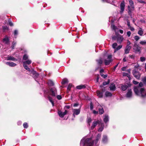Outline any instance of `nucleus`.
<instances>
[{
  "mask_svg": "<svg viewBox=\"0 0 146 146\" xmlns=\"http://www.w3.org/2000/svg\"><path fill=\"white\" fill-rule=\"evenodd\" d=\"M143 85L142 82H140L139 86H135L134 90L136 94L142 97H146V90L144 88L141 87Z\"/></svg>",
  "mask_w": 146,
  "mask_h": 146,
  "instance_id": "1",
  "label": "nucleus"
},
{
  "mask_svg": "<svg viewBox=\"0 0 146 146\" xmlns=\"http://www.w3.org/2000/svg\"><path fill=\"white\" fill-rule=\"evenodd\" d=\"M31 62L32 61L30 60H26L23 62V66L25 69L28 70L30 74L32 76L35 78V80L38 82L36 79L38 77L39 74L36 72V71H34L33 69H32L31 70L26 65L27 64L29 65L31 64Z\"/></svg>",
  "mask_w": 146,
  "mask_h": 146,
  "instance_id": "2",
  "label": "nucleus"
},
{
  "mask_svg": "<svg viewBox=\"0 0 146 146\" xmlns=\"http://www.w3.org/2000/svg\"><path fill=\"white\" fill-rule=\"evenodd\" d=\"M101 134H98L96 139L95 141L92 140V138H87L85 141L84 144L86 146H97L98 141L100 139Z\"/></svg>",
  "mask_w": 146,
  "mask_h": 146,
  "instance_id": "3",
  "label": "nucleus"
},
{
  "mask_svg": "<svg viewBox=\"0 0 146 146\" xmlns=\"http://www.w3.org/2000/svg\"><path fill=\"white\" fill-rule=\"evenodd\" d=\"M45 94L48 93V99L49 101L51 103L53 106H54V103L53 101V99L50 97V95H51L52 96H55L56 94V90L55 88H53L50 89L49 91H45L44 92Z\"/></svg>",
  "mask_w": 146,
  "mask_h": 146,
  "instance_id": "4",
  "label": "nucleus"
},
{
  "mask_svg": "<svg viewBox=\"0 0 146 146\" xmlns=\"http://www.w3.org/2000/svg\"><path fill=\"white\" fill-rule=\"evenodd\" d=\"M127 9L128 15L130 16L131 18H132L133 17L132 15V13L133 11L135 10V7L128 6Z\"/></svg>",
  "mask_w": 146,
  "mask_h": 146,
  "instance_id": "5",
  "label": "nucleus"
},
{
  "mask_svg": "<svg viewBox=\"0 0 146 146\" xmlns=\"http://www.w3.org/2000/svg\"><path fill=\"white\" fill-rule=\"evenodd\" d=\"M112 61V56L111 55H109L108 56L107 59L104 60L105 64L106 65H109Z\"/></svg>",
  "mask_w": 146,
  "mask_h": 146,
  "instance_id": "6",
  "label": "nucleus"
},
{
  "mask_svg": "<svg viewBox=\"0 0 146 146\" xmlns=\"http://www.w3.org/2000/svg\"><path fill=\"white\" fill-rule=\"evenodd\" d=\"M101 122H102V120L99 121L98 120L97 121H94L92 123V125L91 127V129L92 130L98 124L99 125L101 124Z\"/></svg>",
  "mask_w": 146,
  "mask_h": 146,
  "instance_id": "7",
  "label": "nucleus"
},
{
  "mask_svg": "<svg viewBox=\"0 0 146 146\" xmlns=\"http://www.w3.org/2000/svg\"><path fill=\"white\" fill-rule=\"evenodd\" d=\"M72 111L73 113L72 115L74 117H75V115H77L80 113V110L79 109H72Z\"/></svg>",
  "mask_w": 146,
  "mask_h": 146,
  "instance_id": "8",
  "label": "nucleus"
},
{
  "mask_svg": "<svg viewBox=\"0 0 146 146\" xmlns=\"http://www.w3.org/2000/svg\"><path fill=\"white\" fill-rule=\"evenodd\" d=\"M133 74L134 76L137 79H139L141 74L139 72L134 70L133 71Z\"/></svg>",
  "mask_w": 146,
  "mask_h": 146,
  "instance_id": "9",
  "label": "nucleus"
},
{
  "mask_svg": "<svg viewBox=\"0 0 146 146\" xmlns=\"http://www.w3.org/2000/svg\"><path fill=\"white\" fill-rule=\"evenodd\" d=\"M125 2L124 1H123L120 5V9H121L120 12L121 13H122L125 9Z\"/></svg>",
  "mask_w": 146,
  "mask_h": 146,
  "instance_id": "10",
  "label": "nucleus"
},
{
  "mask_svg": "<svg viewBox=\"0 0 146 146\" xmlns=\"http://www.w3.org/2000/svg\"><path fill=\"white\" fill-rule=\"evenodd\" d=\"M68 112V111L66 110H65L64 112H62L61 111H58V113L60 117L62 118L67 114Z\"/></svg>",
  "mask_w": 146,
  "mask_h": 146,
  "instance_id": "11",
  "label": "nucleus"
},
{
  "mask_svg": "<svg viewBox=\"0 0 146 146\" xmlns=\"http://www.w3.org/2000/svg\"><path fill=\"white\" fill-rule=\"evenodd\" d=\"M5 59L7 60L17 61V60L11 56L8 55L5 58Z\"/></svg>",
  "mask_w": 146,
  "mask_h": 146,
  "instance_id": "12",
  "label": "nucleus"
},
{
  "mask_svg": "<svg viewBox=\"0 0 146 146\" xmlns=\"http://www.w3.org/2000/svg\"><path fill=\"white\" fill-rule=\"evenodd\" d=\"M133 49L135 51L139 52L140 51V48L138 45L136 44H135L133 46Z\"/></svg>",
  "mask_w": 146,
  "mask_h": 146,
  "instance_id": "13",
  "label": "nucleus"
},
{
  "mask_svg": "<svg viewBox=\"0 0 146 146\" xmlns=\"http://www.w3.org/2000/svg\"><path fill=\"white\" fill-rule=\"evenodd\" d=\"M123 40V36L119 35L117 36V41L119 43H121Z\"/></svg>",
  "mask_w": 146,
  "mask_h": 146,
  "instance_id": "14",
  "label": "nucleus"
},
{
  "mask_svg": "<svg viewBox=\"0 0 146 146\" xmlns=\"http://www.w3.org/2000/svg\"><path fill=\"white\" fill-rule=\"evenodd\" d=\"M6 65L11 67H14L17 65V64L12 62H7L5 63Z\"/></svg>",
  "mask_w": 146,
  "mask_h": 146,
  "instance_id": "15",
  "label": "nucleus"
},
{
  "mask_svg": "<svg viewBox=\"0 0 146 146\" xmlns=\"http://www.w3.org/2000/svg\"><path fill=\"white\" fill-rule=\"evenodd\" d=\"M131 48V46H127L126 48L125 49V54L128 53Z\"/></svg>",
  "mask_w": 146,
  "mask_h": 146,
  "instance_id": "16",
  "label": "nucleus"
},
{
  "mask_svg": "<svg viewBox=\"0 0 146 146\" xmlns=\"http://www.w3.org/2000/svg\"><path fill=\"white\" fill-rule=\"evenodd\" d=\"M132 96V92L131 89L128 90L126 94V96L127 98H131Z\"/></svg>",
  "mask_w": 146,
  "mask_h": 146,
  "instance_id": "17",
  "label": "nucleus"
},
{
  "mask_svg": "<svg viewBox=\"0 0 146 146\" xmlns=\"http://www.w3.org/2000/svg\"><path fill=\"white\" fill-rule=\"evenodd\" d=\"M143 29L141 28H140L138 32V34L140 36H142L143 35Z\"/></svg>",
  "mask_w": 146,
  "mask_h": 146,
  "instance_id": "18",
  "label": "nucleus"
},
{
  "mask_svg": "<svg viewBox=\"0 0 146 146\" xmlns=\"http://www.w3.org/2000/svg\"><path fill=\"white\" fill-rule=\"evenodd\" d=\"M128 86L126 85L122 84L121 87L122 90L123 91H125L127 88Z\"/></svg>",
  "mask_w": 146,
  "mask_h": 146,
  "instance_id": "19",
  "label": "nucleus"
},
{
  "mask_svg": "<svg viewBox=\"0 0 146 146\" xmlns=\"http://www.w3.org/2000/svg\"><path fill=\"white\" fill-rule=\"evenodd\" d=\"M3 42L5 44H8L9 43V40L7 37H5L3 39Z\"/></svg>",
  "mask_w": 146,
  "mask_h": 146,
  "instance_id": "20",
  "label": "nucleus"
},
{
  "mask_svg": "<svg viewBox=\"0 0 146 146\" xmlns=\"http://www.w3.org/2000/svg\"><path fill=\"white\" fill-rule=\"evenodd\" d=\"M110 90L114 91L115 89V84H111L110 87Z\"/></svg>",
  "mask_w": 146,
  "mask_h": 146,
  "instance_id": "21",
  "label": "nucleus"
},
{
  "mask_svg": "<svg viewBox=\"0 0 146 146\" xmlns=\"http://www.w3.org/2000/svg\"><path fill=\"white\" fill-rule=\"evenodd\" d=\"M105 95L106 97H111L112 96L111 93L108 91H107L105 92Z\"/></svg>",
  "mask_w": 146,
  "mask_h": 146,
  "instance_id": "22",
  "label": "nucleus"
},
{
  "mask_svg": "<svg viewBox=\"0 0 146 146\" xmlns=\"http://www.w3.org/2000/svg\"><path fill=\"white\" fill-rule=\"evenodd\" d=\"M109 120V118L108 115H105L104 118V122L106 123Z\"/></svg>",
  "mask_w": 146,
  "mask_h": 146,
  "instance_id": "23",
  "label": "nucleus"
},
{
  "mask_svg": "<svg viewBox=\"0 0 146 146\" xmlns=\"http://www.w3.org/2000/svg\"><path fill=\"white\" fill-rule=\"evenodd\" d=\"M47 84L49 86H53L54 84V83L53 81L51 80H49L48 81Z\"/></svg>",
  "mask_w": 146,
  "mask_h": 146,
  "instance_id": "24",
  "label": "nucleus"
},
{
  "mask_svg": "<svg viewBox=\"0 0 146 146\" xmlns=\"http://www.w3.org/2000/svg\"><path fill=\"white\" fill-rule=\"evenodd\" d=\"M102 142L104 143H106L107 141V136L104 135L102 139Z\"/></svg>",
  "mask_w": 146,
  "mask_h": 146,
  "instance_id": "25",
  "label": "nucleus"
},
{
  "mask_svg": "<svg viewBox=\"0 0 146 146\" xmlns=\"http://www.w3.org/2000/svg\"><path fill=\"white\" fill-rule=\"evenodd\" d=\"M97 96L99 98H102L103 96V93L99 91H97Z\"/></svg>",
  "mask_w": 146,
  "mask_h": 146,
  "instance_id": "26",
  "label": "nucleus"
},
{
  "mask_svg": "<svg viewBox=\"0 0 146 146\" xmlns=\"http://www.w3.org/2000/svg\"><path fill=\"white\" fill-rule=\"evenodd\" d=\"M68 82V80L66 78H64L62 79L61 83L62 84H64Z\"/></svg>",
  "mask_w": 146,
  "mask_h": 146,
  "instance_id": "27",
  "label": "nucleus"
},
{
  "mask_svg": "<svg viewBox=\"0 0 146 146\" xmlns=\"http://www.w3.org/2000/svg\"><path fill=\"white\" fill-rule=\"evenodd\" d=\"M129 3V5L128 6L134 7V3L132 0H128Z\"/></svg>",
  "mask_w": 146,
  "mask_h": 146,
  "instance_id": "28",
  "label": "nucleus"
},
{
  "mask_svg": "<svg viewBox=\"0 0 146 146\" xmlns=\"http://www.w3.org/2000/svg\"><path fill=\"white\" fill-rule=\"evenodd\" d=\"M101 124L102 126V127H100L98 130V131H103L104 128V124L103 123H102V122H101Z\"/></svg>",
  "mask_w": 146,
  "mask_h": 146,
  "instance_id": "29",
  "label": "nucleus"
},
{
  "mask_svg": "<svg viewBox=\"0 0 146 146\" xmlns=\"http://www.w3.org/2000/svg\"><path fill=\"white\" fill-rule=\"evenodd\" d=\"M122 47V46L121 45L118 46L115 49L114 51V52H116L117 51L120 49Z\"/></svg>",
  "mask_w": 146,
  "mask_h": 146,
  "instance_id": "30",
  "label": "nucleus"
},
{
  "mask_svg": "<svg viewBox=\"0 0 146 146\" xmlns=\"http://www.w3.org/2000/svg\"><path fill=\"white\" fill-rule=\"evenodd\" d=\"M99 111L100 114H102L104 113V110L102 108H99Z\"/></svg>",
  "mask_w": 146,
  "mask_h": 146,
  "instance_id": "31",
  "label": "nucleus"
},
{
  "mask_svg": "<svg viewBox=\"0 0 146 146\" xmlns=\"http://www.w3.org/2000/svg\"><path fill=\"white\" fill-rule=\"evenodd\" d=\"M97 61L98 62V64L100 65L103 62L101 58H100L98 60H97Z\"/></svg>",
  "mask_w": 146,
  "mask_h": 146,
  "instance_id": "32",
  "label": "nucleus"
},
{
  "mask_svg": "<svg viewBox=\"0 0 146 146\" xmlns=\"http://www.w3.org/2000/svg\"><path fill=\"white\" fill-rule=\"evenodd\" d=\"M28 57V56L26 54H25L23 56V60H27Z\"/></svg>",
  "mask_w": 146,
  "mask_h": 146,
  "instance_id": "33",
  "label": "nucleus"
},
{
  "mask_svg": "<svg viewBox=\"0 0 146 146\" xmlns=\"http://www.w3.org/2000/svg\"><path fill=\"white\" fill-rule=\"evenodd\" d=\"M123 76H126L128 77L129 79H130V76L127 73L123 72Z\"/></svg>",
  "mask_w": 146,
  "mask_h": 146,
  "instance_id": "34",
  "label": "nucleus"
},
{
  "mask_svg": "<svg viewBox=\"0 0 146 146\" xmlns=\"http://www.w3.org/2000/svg\"><path fill=\"white\" fill-rule=\"evenodd\" d=\"M115 34L116 35V36H113L112 37V38L113 40H116L117 39V36L119 35V34H117V33H116V32H115Z\"/></svg>",
  "mask_w": 146,
  "mask_h": 146,
  "instance_id": "35",
  "label": "nucleus"
},
{
  "mask_svg": "<svg viewBox=\"0 0 146 146\" xmlns=\"http://www.w3.org/2000/svg\"><path fill=\"white\" fill-rule=\"evenodd\" d=\"M140 44L142 45H145L146 44V40H142L141 41Z\"/></svg>",
  "mask_w": 146,
  "mask_h": 146,
  "instance_id": "36",
  "label": "nucleus"
},
{
  "mask_svg": "<svg viewBox=\"0 0 146 146\" xmlns=\"http://www.w3.org/2000/svg\"><path fill=\"white\" fill-rule=\"evenodd\" d=\"M110 83V80H108L107 82H104L103 83V84L104 86Z\"/></svg>",
  "mask_w": 146,
  "mask_h": 146,
  "instance_id": "37",
  "label": "nucleus"
},
{
  "mask_svg": "<svg viewBox=\"0 0 146 146\" xmlns=\"http://www.w3.org/2000/svg\"><path fill=\"white\" fill-rule=\"evenodd\" d=\"M2 27L3 30L4 31H5L6 30H8L9 29V28L8 27L6 26H3Z\"/></svg>",
  "mask_w": 146,
  "mask_h": 146,
  "instance_id": "38",
  "label": "nucleus"
},
{
  "mask_svg": "<svg viewBox=\"0 0 146 146\" xmlns=\"http://www.w3.org/2000/svg\"><path fill=\"white\" fill-rule=\"evenodd\" d=\"M23 126L25 128H27L28 127L27 123H24L23 124Z\"/></svg>",
  "mask_w": 146,
  "mask_h": 146,
  "instance_id": "39",
  "label": "nucleus"
},
{
  "mask_svg": "<svg viewBox=\"0 0 146 146\" xmlns=\"http://www.w3.org/2000/svg\"><path fill=\"white\" fill-rule=\"evenodd\" d=\"M72 85L71 84H69L68 85V87H67V90L68 91H70V89L71 88V87H72Z\"/></svg>",
  "mask_w": 146,
  "mask_h": 146,
  "instance_id": "40",
  "label": "nucleus"
},
{
  "mask_svg": "<svg viewBox=\"0 0 146 146\" xmlns=\"http://www.w3.org/2000/svg\"><path fill=\"white\" fill-rule=\"evenodd\" d=\"M111 27L112 29L115 30V32H116V27L114 25L112 24L111 25Z\"/></svg>",
  "mask_w": 146,
  "mask_h": 146,
  "instance_id": "41",
  "label": "nucleus"
},
{
  "mask_svg": "<svg viewBox=\"0 0 146 146\" xmlns=\"http://www.w3.org/2000/svg\"><path fill=\"white\" fill-rule=\"evenodd\" d=\"M134 39L136 41H137L140 39V37L137 35H136L134 36Z\"/></svg>",
  "mask_w": 146,
  "mask_h": 146,
  "instance_id": "42",
  "label": "nucleus"
},
{
  "mask_svg": "<svg viewBox=\"0 0 146 146\" xmlns=\"http://www.w3.org/2000/svg\"><path fill=\"white\" fill-rule=\"evenodd\" d=\"M16 42H13V43H12V46H11V48L12 49H14V46H15V45H16Z\"/></svg>",
  "mask_w": 146,
  "mask_h": 146,
  "instance_id": "43",
  "label": "nucleus"
},
{
  "mask_svg": "<svg viewBox=\"0 0 146 146\" xmlns=\"http://www.w3.org/2000/svg\"><path fill=\"white\" fill-rule=\"evenodd\" d=\"M117 44L116 43H114L112 45V47L113 48L115 49L116 48V47L117 46Z\"/></svg>",
  "mask_w": 146,
  "mask_h": 146,
  "instance_id": "44",
  "label": "nucleus"
},
{
  "mask_svg": "<svg viewBox=\"0 0 146 146\" xmlns=\"http://www.w3.org/2000/svg\"><path fill=\"white\" fill-rule=\"evenodd\" d=\"M140 60L142 62H143L145 61V58L144 57H141L140 58Z\"/></svg>",
  "mask_w": 146,
  "mask_h": 146,
  "instance_id": "45",
  "label": "nucleus"
},
{
  "mask_svg": "<svg viewBox=\"0 0 146 146\" xmlns=\"http://www.w3.org/2000/svg\"><path fill=\"white\" fill-rule=\"evenodd\" d=\"M70 108V106H69L66 105L65 106L64 108L65 110H66V109H69Z\"/></svg>",
  "mask_w": 146,
  "mask_h": 146,
  "instance_id": "46",
  "label": "nucleus"
},
{
  "mask_svg": "<svg viewBox=\"0 0 146 146\" xmlns=\"http://www.w3.org/2000/svg\"><path fill=\"white\" fill-rule=\"evenodd\" d=\"M90 109L91 110H92L94 108L92 102H91L90 104Z\"/></svg>",
  "mask_w": 146,
  "mask_h": 146,
  "instance_id": "47",
  "label": "nucleus"
},
{
  "mask_svg": "<svg viewBox=\"0 0 146 146\" xmlns=\"http://www.w3.org/2000/svg\"><path fill=\"white\" fill-rule=\"evenodd\" d=\"M138 1L140 3H145L144 1H143V0H138Z\"/></svg>",
  "mask_w": 146,
  "mask_h": 146,
  "instance_id": "48",
  "label": "nucleus"
},
{
  "mask_svg": "<svg viewBox=\"0 0 146 146\" xmlns=\"http://www.w3.org/2000/svg\"><path fill=\"white\" fill-rule=\"evenodd\" d=\"M18 31L17 30H16L14 31V35L15 36H16L18 34Z\"/></svg>",
  "mask_w": 146,
  "mask_h": 146,
  "instance_id": "49",
  "label": "nucleus"
},
{
  "mask_svg": "<svg viewBox=\"0 0 146 146\" xmlns=\"http://www.w3.org/2000/svg\"><path fill=\"white\" fill-rule=\"evenodd\" d=\"M127 35L128 36V37H129L131 35V32L130 31H128L127 32Z\"/></svg>",
  "mask_w": 146,
  "mask_h": 146,
  "instance_id": "50",
  "label": "nucleus"
},
{
  "mask_svg": "<svg viewBox=\"0 0 146 146\" xmlns=\"http://www.w3.org/2000/svg\"><path fill=\"white\" fill-rule=\"evenodd\" d=\"M76 88L78 89H81L82 88V86L80 85L76 87Z\"/></svg>",
  "mask_w": 146,
  "mask_h": 146,
  "instance_id": "51",
  "label": "nucleus"
},
{
  "mask_svg": "<svg viewBox=\"0 0 146 146\" xmlns=\"http://www.w3.org/2000/svg\"><path fill=\"white\" fill-rule=\"evenodd\" d=\"M100 75H101V76L102 77L104 78H106L107 76V75H104V74L102 75V74H101Z\"/></svg>",
  "mask_w": 146,
  "mask_h": 146,
  "instance_id": "52",
  "label": "nucleus"
},
{
  "mask_svg": "<svg viewBox=\"0 0 146 146\" xmlns=\"http://www.w3.org/2000/svg\"><path fill=\"white\" fill-rule=\"evenodd\" d=\"M142 81L144 83L146 84V77L143 79Z\"/></svg>",
  "mask_w": 146,
  "mask_h": 146,
  "instance_id": "53",
  "label": "nucleus"
},
{
  "mask_svg": "<svg viewBox=\"0 0 146 146\" xmlns=\"http://www.w3.org/2000/svg\"><path fill=\"white\" fill-rule=\"evenodd\" d=\"M129 29H130L131 30V31H134L135 30V29H134V28H133V27H129Z\"/></svg>",
  "mask_w": 146,
  "mask_h": 146,
  "instance_id": "54",
  "label": "nucleus"
},
{
  "mask_svg": "<svg viewBox=\"0 0 146 146\" xmlns=\"http://www.w3.org/2000/svg\"><path fill=\"white\" fill-rule=\"evenodd\" d=\"M93 113L94 114H97L98 113V112L95 110H93Z\"/></svg>",
  "mask_w": 146,
  "mask_h": 146,
  "instance_id": "55",
  "label": "nucleus"
},
{
  "mask_svg": "<svg viewBox=\"0 0 146 146\" xmlns=\"http://www.w3.org/2000/svg\"><path fill=\"white\" fill-rule=\"evenodd\" d=\"M57 97V99L59 100L61 99L62 98L61 96L60 95H58Z\"/></svg>",
  "mask_w": 146,
  "mask_h": 146,
  "instance_id": "56",
  "label": "nucleus"
},
{
  "mask_svg": "<svg viewBox=\"0 0 146 146\" xmlns=\"http://www.w3.org/2000/svg\"><path fill=\"white\" fill-rule=\"evenodd\" d=\"M9 24L10 26H13V23L10 21H9Z\"/></svg>",
  "mask_w": 146,
  "mask_h": 146,
  "instance_id": "57",
  "label": "nucleus"
},
{
  "mask_svg": "<svg viewBox=\"0 0 146 146\" xmlns=\"http://www.w3.org/2000/svg\"><path fill=\"white\" fill-rule=\"evenodd\" d=\"M133 83L135 84H138V82L135 81L133 80Z\"/></svg>",
  "mask_w": 146,
  "mask_h": 146,
  "instance_id": "58",
  "label": "nucleus"
},
{
  "mask_svg": "<svg viewBox=\"0 0 146 146\" xmlns=\"http://www.w3.org/2000/svg\"><path fill=\"white\" fill-rule=\"evenodd\" d=\"M103 2H106L107 3H110L109 0H102Z\"/></svg>",
  "mask_w": 146,
  "mask_h": 146,
  "instance_id": "59",
  "label": "nucleus"
},
{
  "mask_svg": "<svg viewBox=\"0 0 146 146\" xmlns=\"http://www.w3.org/2000/svg\"><path fill=\"white\" fill-rule=\"evenodd\" d=\"M92 119L91 118H89L88 119V123H89L91 122Z\"/></svg>",
  "mask_w": 146,
  "mask_h": 146,
  "instance_id": "60",
  "label": "nucleus"
},
{
  "mask_svg": "<svg viewBox=\"0 0 146 146\" xmlns=\"http://www.w3.org/2000/svg\"><path fill=\"white\" fill-rule=\"evenodd\" d=\"M131 44V42L128 40H127V46H130L129 45Z\"/></svg>",
  "mask_w": 146,
  "mask_h": 146,
  "instance_id": "61",
  "label": "nucleus"
},
{
  "mask_svg": "<svg viewBox=\"0 0 146 146\" xmlns=\"http://www.w3.org/2000/svg\"><path fill=\"white\" fill-rule=\"evenodd\" d=\"M123 61L124 62H125L127 61V58L126 57H125L123 59Z\"/></svg>",
  "mask_w": 146,
  "mask_h": 146,
  "instance_id": "62",
  "label": "nucleus"
},
{
  "mask_svg": "<svg viewBox=\"0 0 146 146\" xmlns=\"http://www.w3.org/2000/svg\"><path fill=\"white\" fill-rule=\"evenodd\" d=\"M127 25L128 27H131L130 25V23L128 21H127Z\"/></svg>",
  "mask_w": 146,
  "mask_h": 146,
  "instance_id": "63",
  "label": "nucleus"
},
{
  "mask_svg": "<svg viewBox=\"0 0 146 146\" xmlns=\"http://www.w3.org/2000/svg\"><path fill=\"white\" fill-rule=\"evenodd\" d=\"M22 124L21 121H19L17 122V124L18 125H20Z\"/></svg>",
  "mask_w": 146,
  "mask_h": 146,
  "instance_id": "64",
  "label": "nucleus"
}]
</instances>
